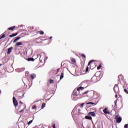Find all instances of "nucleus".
I'll return each instance as SVG.
<instances>
[{"instance_id": "nucleus-36", "label": "nucleus", "mask_w": 128, "mask_h": 128, "mask_svg": "<svg viewBox=\"0 0 128 128\" xmlns=\"http://www.w3.org/2000/svg\"><path fill=\"white\" fill-rule=\"evenodd\" d=\"M118 94H116L115 95V98H118Z\"/></svg>"}, {"instance_id": "nucleus-5", "label": "nucleus", "mask_w": 128, "mask_h": 128, "mask_svg": "<svg viewBox=\"0 0 128 128\" xmlns=\"http://www.w3.org/2000/svg\"><path fill=\"white\" fill-rule=\"evenodd\" d=\"M103 112H104V114H110V111H108V108H105L104 110H103Z\"/></svg>"}, {"instance_id": "nucleus-30", "label": "nucleus", "mask_w": 128, "mask_h": 128, "mask_svg": "<svg viewBox=\"0 0 128 128\" xmlns=\"http://www.w3.org/2000/svg\"><path fill=\"white\" fill-rule=\"evenodd\" d=\"M88 72V66H87L86 70V72Z\"/></svg>"}, {"instance_id": "nucleus-14", "label": "nucleus", "mask_w": 128, "mask_h": 128, "mask_svg": "<svg viewBox=\"0 0 128 128\" xmlns=\"http://www.w3.org/2000/svg\"><path fill=\"white\" fill-rule=\"evenodd\" d=\"M84 88L80 86V87H78V88H77V90H78V92H80V90H84Z\"/></svg>"}, {"instance_id": "nucleus-18", "label": "nucleus", "mask_w": 128, "mask_h": 128, "mask_svg": "<svg viewBox=\"0 0 128 128\" xmlns=\"http://www.w3.org/2000/svg\"><path fill=\"white\" fill-rule=\"evenodd\" d=\"M22 42H18L16 43V46H22Z\"/></svg>"}, {"instance_id": "nucleus-2", "label": "nucleus", "mask_w": 128, "mask_h": 128, "mask_svg": "<svg viewBox=\"0 0 128 128\" xmlns=\"http://www.w3.org/2000/svg\"><path fill=\"white\" fill-rule=\"evenodd\" d=\"M12 100H13V104H14V106H18V100H16V97L14 96L13 97Z\"/></svg>"}, {"instance_id": "nucleus-40", "label": "nucleus", "mask_w": 128, "mask_h": 128, "mask_svg": "<svg viewBox=\"0 0 128 128\" xmlns=\"http://www.w3.org/2000/svg\"><path fill=\"white\" fill-rule=\"evenodd\" d=\"M24 112V110H21L20 112Z\"/></svg>"}, {"instance_id": "nucleus-11", "label": "nucleus", "mask_w": 128, "mask_h": 128, "mask_svg": "<svg viewBox=\"0 0 128 128\" xmlns=\"http://www.w3.org/2000/svg\"><path fill=\"white\" fill-rule=\"evenodd\" d=\"M85 118H86V120H92V116H85Z\"/></svg>"}, {"instance_id": "nucleus-24", "label": "nucleus", "mask_w": 128, "mask_h": 128, "mask_svg": "<svg viewBox=\"0 0 128 128\" xmlns=\"http://www.w3.org/2000/svg\"><path fill=\"white\" fill-rule=\"evenodd\" d=\"M46 106V104L43 103L42 105V108H44Z\"/></svg>"}, {"instance_id": "nucleus-28", "label": "nucleus", "mask_w": 128, "mask_h": 128, "mask_svg": "<svg viewBox=\"0 0 128 128\" xmlns=\"http://www.w3.org/2000/svg\"><path fill=\"white\" fill-rule=\"evenodd\" d=\"M36 106H32V110H36Z\"/></svg>"}, {"instance_id": "nucleus-8", "label": "nucleus", "mask_w": 128, "mask_h": 128, "mask_svg": "<svg viewBox=\"0 0 128 128\" xmlns=\"http://www.w3.org/2000/svg\"><path fill=\"white\" fill-rule=\"evenodd\" d=\"M34 26H30L29 27V29H28V30L29 32H34Z\"/></svg>"}, {"instance_id": "nucleus-15", "label": "nucleus", "mask_w": 128, "mask_h": 128, "mask_svg": "<svg viewBox=\"0 0 128 128\" xmlns=\"http://www.w3.org/2000/svg\"><path fill=\"white\" fill-rule=\"evenodd\" d=\"M18 40H20V37H17L16 39H14L13 42H16Z\"/></svg>"}, {"instance_id": "nucleus-13", "label": "nucleus", "mask_w": 128, "mask_h": 128, "mask_svg": "<svg viewBox=\"0 0 128 128\" xmlns=\"http://www.w3.org/2000/svg\"><path fill=\"white\" fill-rule=\"evenodd\" d=\"M61 66H62V68H66L68 66V65L66 63L62 62L61 64Z\"/></svg>"}, {"instance_id": "nucleus-29", "label": "nucleus", "mask_w": 128, "mask_h": 128, "mask_svg": "<svg viewBox=\"0 0 128 128\" xmlns=\"http://www.w3.org/2000/svg\"><path fill=\"white\" fill-rule=\"evenodd\" d=\"M81 56L82 57V58H86V55L84 54H81Z\"/></svg>"}, {"instance_id": "nucleus-25", "label": "nucleus", "mask_w": 128, "mask_h": 128, "mask_svg": "<svg viewBox=\"0 0 128 128\" xmlns=\"http://www.w3.org/2000/svg\"><path fill=\"white\" fill-rule=\"evenodd\" d=\"M33 120H31L30 121H29L28 122V126H30V124H32V122Z\"/></svg>"}, {"instance_id": "nucleus-6", "label": "nucleus", "mask_w": 128, "mask_h": 128, "mask_svg": "<svg viewBox=\"0 0 128 128\" xmlns=\"http://www.w3.org/2000/svg\"><path fill=\"white\" fill-rule=\"evenodd\" d=\"M70 61L72 64H76V59L72 58H70Z\"/></svg>"}, {"instance_id": "nucleus-41", "label": "nucleus", "mask_w": 128, "mask_h": 128, "mask_svg": "<svg viewBox=\"0 0 128 128\" xmlns=\"http://www.w3.org/2000/svg\"><path fill=\"white\" fill-rule=\"evenodd\" d=\"M52 36L50 37V40H52Z\"/></svg>"}, {"instance_id": "nucleus-38", "label": "nucleus", "mask_w": 128, "mask_h": 128, "mask_svg": "<svg viewBox=\"0 0 128 128\" xmlns=\"http://www.w3.org/2000/svg\"><path fill=\"white\" fill-rule=\"evenodd\" d=\"M53 128H56V124H54L53 125Z\"/></svg>"}, {"instance_id": "nucleus-23", "label": "nucleus", "mask_w": 128, "mask_h": 128, "mask_svg": "<svg viewBox=\"0 0 128 128\" xmlns=\"http://www.w3.org/2000/svg\"><path fill=\"white\" fill-rule=\"evenodd\" d=\"M64 78V72L61 73V76H60V80H62Z\"/></svg>"}, {"instance_id": "nucleus-32", "label": "nucleus", "mask_w": 128, "mask_h": 128, "mask_svg": "<svg viewBox=\"0 0 128 128\" xmlns=\"http://www.w3.org/2000/svg\"><path fill=\"white\" fill-rule=\"evenodd\" d=\"M87 104H94V103L92 102H90L87 103Z\"/></svg>"}, {"instance_id": "nucleus-35", "label": "nucleus", "mask_w": 128, "mask_h": 128, "mask_svg": "<svg viewBox=\"0 0 128 128\" xmlns=\"http://www.w3.org/2000/svg\"><path fill=\"white\" fill-rule=\"evenodd\" d=\"M60 68L57 69V72H56V74L58 73V72H60Z\"/></svg>"}, {"instance_id": "nucleus-43", "label": "nucleus", "mask_w": 128, "mask_h": 128, "mask_svg": "<svg viewBox=\"0 0 128 128\" xmlns=\"http://www.w3.org/2000/svg\"><path fill=\"white\" fill-rule=\"evenodd\" d=\"M2 66V64H0V66Z\"/></svg>"}, {"instance_id": "nucleus-17", "label": "nucleus", "mask_w": 128, "mask_h": 128, "mask_svg": "<svg viewBox=\"0 0 128 128\" xmlns=\"http://www.w3.org/2000/svg\"><path fill=\"white\" fill-rule=\"evenodd\" d=\"M27 60L28 62H34V58H28Z\"/></svg>"}, {"instance_id": "nucleus-22", "label": "nucleus", "mask_w": 128, "mask_h": 128, "mask_svg": "<svg viewBox=\"0 0 128 128\" xmlns=\"http://www.w3.org/2000/svg\"><path fill=\"white\" fill-rule=\"evenodd\" d=\"M6 38V34H3L2 36H0V40H2V38Z\"/></svg>"}, {"instance_id": "nucleus-31", "label": "nucleus", "mask_w": 128, "mask_h": 128, "mask_svg": "<svg viewBox=\"0 0 128 128\" xmlns=\"http://www.w3.org/2000/svg\"><path fill=\"white\" fill-rule=\"evenodd\" d=\"M124 128H128V124H126L124 126Z\"/></svg>"}, {"instance_id": "nucleus-20", "label": "nucleus", "mask_w": 128, "mask_h": 128, "mask_svg": "<svg viewBox=\"0 0 128 128\" xmlns=\"http://www.w3.org/2000/svg\"><path fill=\"white\" fill-rule=\"evenodd\" d=\"M30 77L32 80H34V78H36V75H34V74H32L30 75Z\"/></svg>"}, {"instance_id": "nucleus-10", "label": "nucleus", "mask_w": 128, "mask_h": 128, "mask_svg": "<svg viewBox=\"0 0 128 128\" xmlns=\"http://www.w3.org/2000/svg\"><path fill=\"white\" fill-rule=\"evenodd\" d=\"M17 34H18V32H16L15 34H12V35H10V38H14V36H16Z\"/></svg>"}, {"instance_id": "nucleus-42", "label": "nucleus", "mask_w": 128, "mask_h": 128, "mask_svg": "<svg viewBox=\"0 0 128 128\" xmlns=\"http://www.w3.org/2000/svg\"><path fill=\"white\" fill-rule=\"evenodd\" d=\"M37 44H40V42H37Z\"/></svg>"}, {"instance_id": "nucleus-7", "label": "nucleus", "mask_w": 128, "mask_h": 128, "mask_svg": "<svg viewBox=\"0 0 128 128\" xmlns=\"http://www.w3.org/2000/svg\"><path fill=\"white\" fill-rule=\"evenodd\" d=\"M13 48H14L13 47H10V48H8L7 54H10L12 52V50Z\"/></svg>"}, {"instance_id": "nucleus-1", "label": "nucleus", "mask_w": 128, "mask_h": 128, "mask_svg": "<svg viewBox=\"0 0 128 128\" xmlns=\"http://www.w3.org/2000/svg\"><path fill=\"white\" fill-rule=\"evenodd\" d=\"M114 90L115 94H120V88H118V86L115 85Z\"/></svg>"}, {"instance_id": "nucleus-33", "label": "nucleus", "mask_w": 128, "mask_h": 128, "mask_svg": "<svg viewBox=\"0 0 128 128\" xmlns=\"http://www.w3.org/2000/svg\"><path fill=\"white\" fill-rule=\"evenodd\" d=\"M84 103L82 104H80L81 108H82V106H84Z\"/></svg>"}, {"instance_id": "nucleus-12", "label": "nucleus", "mask_w": 128, "mask_h": 128, "mask_svg": "<svg viewBox=\"0 0 128 128\" xmlns=\"http://www.w3.org/2000/svg\"><path fill=\"white\" fill-rule=\"evenodd\" d=\"M36 34H40L42 35V34H44V32L42 30H40V31L36 32Z\"/></svg>"}, {"instance_id": "nucleus-37", "label": "nucleus", "mask_w": 128, "mask_h": 128, "mask_svg": "<svg viewBox=\"0 0 128 128\" xmlns=\"http://www.w3.org/2000/svg\"><path fill=\"white\" fill-rule=\"evenodd\" d=\"M40 40V38H37L36 39V41H38V40Z\"/></svg>"}, {"instance_id": "nucleus-9", "label": "nucleus", "mask_w": 128, "mask_h": 128, "mask_svg": "<svg viewBox=\"0 0 128 128\" xmlns=\"http://www.w3.org/2000/svg\"><path fill=\"white\" fill-rule=\"evenodd\" d=\"M88 116H96V113L94 112H90L88 114Z\"/></svg>"}, {"instance_id": "nucleus-27", "label": "nucleus", "mask_w": 128, "mask_h": 128, "mask_svg": "<svg viewBox=\"0 0 128 128\" xmlns=\"http://www.w3.org/2000/svg\"><path fill=\"white\" fill-rule=\"evenodd\" d=\"M100 68H102V64H100V66L98 67V70H100Z\"/></svg>"}, {"instance_id": "nucleus-39", "label": "nucleus", "mask_w": 128, "mask_h": 128, "mask_svg": "<svg viewBox=\"0 0 128 128\" xmlns=\"http://www.w3.org/2000/svg\"><path fill=\"white\" fill-rule=\"evenodd\" d=\"M20 104H22L23 103H22V101H20Z\"/></svg>"}, {"instance_id": "nucleus-26", "label": "nucleus", "mask_w": 128, "mask_h": 128, "mask_svg": "<svg viewBox=\"0 0 128 128\" xmlns=\"http://www.w3.org/2000/svg\"><path fill=\"white\" fill-rule=\"evenodd\" d=\"M49 81L50 84H54V80L50 79Z\"/></svg>"}, {"instance_id": "nucleus-16", "label": "nucleus", "mask_w": 128, "mask_h": 128, "mask_svg": "<svg viewBox=\"0 0 128 128\" xmlns=\"http://www.w3.org/2000/svg\"><path fill=\"white\" fill-rule=\"evenodd\" d=\"M14 28H16V26H12V27H10V28H8V30H14Z\"/></svg>"}, {"instance_id": "nucleus-3", "label": "nucleus", "mask_w": 128, "mask_h": 128, "mask_svg": "<svg viewBox=\"0 0 128 128\" xmlns=\"http://www.w3.org/2000/svg\"><path fill=\"white\" fill-rule=\"evenodd\" d=\"M115 118L116 120V122H118V124H120V122H122V118L118 117V116H116Z\"/></svg>"}, {"instance_id": "nucleus-34", "label": "nucleus", "mask_w": 128, "mask_h": 128, "mask_svg": "<svg viewBox=\"0 0 128 128\" xmlns=\"http://www.w3.org/2000/svg\"><path fill=\"white\" fill-rule=\"evenodd\" d=\"M88 90L86 91V92H84V94H88Z\"/></svg>"}, {"instance_id": "nucleus-19", "label": "nucleus", "mask_w": 128, "mask_h": 128, "mask_svg": "<svg viewBox=\"0 0 128 128\" xmlns=\"http://www.w3.org/2000/svg\"><path fill=\"white\" fill-rule=\"evenodd\" d=\"M96 62L94 60H90L88 63V66H90V64H92V62Z\"/></svg>"}, {"instance_id": "nucleus-21", "label": "nucleus", "mask_w": 128, "mask_h": 128, "mask_svg": "<svg viewBox=\"0 0 128 128\" xmlns=\"http://www.w3.org/2000/svg\"><path fill=\"white\" fill-rule=\"evenodd\" d=\"M118 78L119 80H124V76H122V75H119Z\"/></svg>"}, {"instance_id": "nucleus-4", "label": "nucleus", "mask_w": 128, "mask_h": 128, "mask_svg": "<svg viewBox=\"0 0 128 128\" xmlns=\"http://www.w3.org/2000/svg\"><path fill=\"white\" fill-rule=\"evenodd\" d=\"M91 80L92 82H98V78L96 76L92 77Z\"/></svg>"}]
</instances>
